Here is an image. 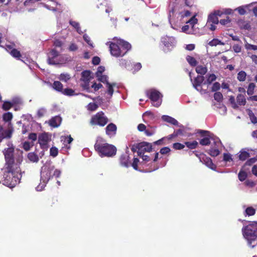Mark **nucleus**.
<instances>
[{
	"mask_svg": "<svg viewBox=\"0 0 257 257\" xmlns=\"http://www.w3.org/2000/svg\"><path fill=\"white\" fill-rule=\"evenodd\" d=\"M2 171L3 174L1 182L4 185L13 188L20 183L22 175L18 165H5Z\"/></svg>",
	"mask_w": 257,
	"mask_h": 257,
	"instance_id": "obj_1",
	"label": "nucleus"
},
{
	"mask_svg": "<svg viewBox=\"0 0 257 257\" xmlns=\"http://www.w3.org/2000/svg\"><path fill=\"white\" fill-rule=\"evenodd\" d=\"M109 46V51L112 56L118 57L123 56L131 49V45L122 39L114 37L112 42L106 43Z\"/></svg>",
	"mask_w": 257,
	"mask_h": 257,
	"instance_id": "obj_2",
	"label": "nucleus"
},
{
	"mask_svg": "<svg viewBox=\"0 0 257 257\" xmlns=\"http://www.w3.org/2000/svg\"><path fill=\"white\" fill-rule=\"evenodd\" d=\"M242 231L248 245L251 247L255 246L257 244V222H249L242 228Z\"/></svg>",
	"mask_w": 257,
	"mask_h": 257,
	"instance_id": "obj_3",
	"label": "nucleus"
},
{
	"mask_svg": "<svg viewBox=\"0 0 257 257\" xmlns=\"http://www.w3.org/2000/svg\"><path fill=\"white\" fill-rule=\"evenodd\" d=\"M94 148L101 157H112L115 155L116 152V149L114 146L106 143L101 138H97Z\"/></svg>",
	"mask_w": 257,
	"mask_h": 257,
	"instance_id": "obj_4",
	"label": "nucleus"
},
{
	"mask_svg": "<svg viewBox=\"0 0 257 257\" xmlns=\"http://www.w3.org/2000/svg\"><path fill=\"white\" fill-rule=\"evenodd\" d=\"M54 167L50 163H46L41 168V182L36 187L37 191H42L52 176Z\"/></svg>",
	"mask_w": 257,
	"mask_h": 257,
	"instance_id": "obj_5",
	"label": "nucleus"
},
{
	"mask_svg": "<svg viewBox=\"0 0 257 257\" xmlns=\"http://www.w3.org/2000/svg\"><path fill=\"white\" fill-rule=\"evenodd\" d=\"M7 148L3 151L6 160L5 165H17L14 163V146L11 142L8 141L7 143Z\"/></svg>",
	"mask_w": 257,
	"mask_h": 257,
	"instance_id": "obj_6",
	"label": "nucleus"
},
{
	"mask_svg": "<svg viewBox=\"0 0 257 257\" xmlns=\"http://www.w3.org/2000/svg\"><path fill=\"white\" fill-rule=\"evenodd\" d=\"M147 95L152 101L153 105L159 107L162 103V95L160 92L155 89H151L146 92Z\"/></svg>",
	"mask_w": 257,
	"mask_h": 257,
	"instance_id": "obj_7",
	"label": "nucleus"
},
{
	"mask_svg": "<svg viewBox=\"0 0 257 257\" xmlns=\"http://www.w3.org/2000/svg\"><path fill=\"white\" fill-rule=\"evenodd\" d=\"M107 121L108 119L105 116L104 113L100 111L92 117L90 123L92 125H98L103 126L107 123Z\"/></svg>",
	"mask_w": 257,
	"mask_h": 257,
	"instance_id": "obj_8",
	"label": "nucleus"
},
{
	"mask_svg": "<svg viewBox=\"0 0 257 257\" xmlns=\"http://www.w3.org/2000/svg\"><path fill=\"white\" fill-rule=\"evenodd\" d=\"M161 42L164 45L163 50L165 53L170 51L176 44L175 39L173 37L165 36L162 37Z\"/></svg>",
	"mask_w": 257,
	"mask_h": 257,
	"instance_id": "obj_9",
	"label": "nucleus"
},
{
	"mask_svg": "<svg viewBox=\"0 0 257 257\" xmlns=\"http://www.w3.org/2000/svg\"><path fill=\"white\" fill-rule=\"evenodd\" d=\"M190 77L192 82L193 87L201 94H205L207 93L206 89H203L202 87V84L204 80V77L202 76L198 75L193 80L191 78V74L190 73Z\"/></svg>",
	"mask_w": 257,
	"mask_h": 257,
	"instance_id": "obj_10",
	"label": "nucleus"
},
{
	"mask_svg": "<svg viewBox=\"0 0 257 257\" xmlns=\"http://www.w3.org/2000/svg\"><path fill=\"white\" fill-rule=\"evenodd\" d=\"M51 140V136L48 133H42L38 137V142L41 148L43 149L48 148V143Z\"/></svg>",
	"mask_w": 257,
	"mask_h": 257,
	"instance_id": "obj_11",
	"label": "nucleus"
},
{
	"mask_svg": "<svg viewBox=\"0 0 257 257\" xmlns=\"http://www.w3.org/2000/svg\"><path fill=\"white\" fill-rule=\"evenodd\" d=\"M187 24H189L190 25H186L184 26L182 28V32L188 34H193V28L194 25L197 23V19L195 18V16H193L189 20L186 21Z\"/></svg>",
	"mask_w": 257,
	"mask_h": 257,
	"instance_id": "obj_12",
	"label": "nucleus"
},
{
	"mask_svg": "<svg viewBox=\"0 0 257 257\" xmlns=\"http://www.w3.org/2000/svg\"><path fill=\"white\" fill-rule=\"evenodd\" d=\"M48 62L49 64L56 65L62 63L59 59V52L56 49H52L48 54Z\"/></svg>",
	"mask_w": 257,
	"mask_h": 257,
	"instance_id": "obj_13",
	"label": "nucleus"
},
{
	"mask_svg": "<svg viewBox=\"0 0 257 257\" xmlns=\"http://www.w3.org/2000/svg\"><path fill=\"white\" fill-rule=\"evenodd\" d=\"M90 78V72L89 71H84L82 72L81 80L83 82L82 83V86L85 89L89 88V82Z\"/></svg>",
	"mask_w": 257,
	"mask_h": 257,
	"instance_id": "obj_14",
	"label": "nucleus"
},
{
	"mask_svg": "<svg viewBox=\"0 0 257 257\" xmlns=\"http://www.w3.org/2000/svg\"><path fill=\"white\" fill-rule=\"evenodd\" d=\"M139 156H141L145 152H150L152 150L151 144L145 142L139 143Z\"/></svg>",
	"mask_w": 257,
	"mask_h": 257,
	"instance_id": "obj_15",
	"label": "nucleus"
},
{
	"mask_svg": "<svg viewBox=\"0 0 257 257\" xmlns=\"http://www.w3.org/2000/svg\"><path fill=\"white\" fill-rule=\"evenodd\" d=\"M13 134V130L11 128H4L0 125V143L5 139H10Z\"/></svg>",
	"mask_w": 257,
	"mask_h": 257,
	"instance_id": "obj_16",
	"label": "nucleus"
},
{
	"mask_svg": "<svg viewBox=\"0 0 257 257\" xmlns=\"http://www.w3.org/2000/svg\"><path fill=\"white\" fill-rule=\"evenodd\" d=\"M92 99L95 102H90L86 106L88 110L93 111L96 110L98 107V105L102 101V98L100 97L93 98Z\"/></svg>",
	"mask_w": 257,
	"mask_h": 257,
	"instance_id": "obj_17",
	"label": "nucleus"
},
{
	"mask_svg": "<svg viewBox=\"0 0 257 257\" xmlns=\"http://www.w3.org/2000/svg\"><path fill=\"white\" fill-rule=\"evenodd\" d=\"M199 133L202 136H206L205 138L201 139L200 141V144L203 146H206L210 144V139L211 137V133L209 132L206 131H199Z\"/></svg>",
	"mask_w": 257,
	"mask_h": 257,
	"instance_id": "obj_18",
	"label": "nucleus"
},
{
	"mask_svg": "<svg viewBox=\"0 0 257 257\" xmlns=\"http://www.w3.org/2000/svg\"><path fill=\"white\" fill-rule=\"evenodd\" d=\"M130 159L129 155L126 153L122 155L119 159L120 165L126 168L128 167L131 164Z\"/></svg>",
	"mask_w": 257,
	"mask_h": 257,
	"instance_id": "obj_19",
	"label": "nucleus"
},
{
	"mask_svg": "<svg viewBox=\"0 0 257 257\" xmlns=\"http://www.w3.org/2000/svg\"><path fill=\"white\" fill-rule=\"evenodd\" d=\"M116 126L112 123H109L106 127V134L109 137H111L114 136L116 132Z\"/></svg>",
	"mask_w": 257,
	"mask_h": 257,
	"instance_id": "obj_20",
	"label": "nucleus"
},
{
	"mask_svg": "<svg viewBox=\"0 0 257 257\" xmlns=\"http://www.w3.org/2000/svg\"><path fill=\"white\" fill-rule=\"evenodd\" d=\"M249 172L248 168H246V166H243L238 174V179L241 182L244 181L247 178Z\"/></svg>",
	"mask_w": 257,
	"mask_h": 257,
	"instance_id": "obj_21",
	"label": "nucleus"
},
{
	"mask_svg": "<svg viewBox=\"0 0 257 257\" xmlns=\"http://www.w3.org/2000/svg\"><path fill=\"white\" fill-rule=\"evenodd\" d=\"M115 87L118 88L115 83H110L109 82H107V90L106 93L107 95L106 97L107 99H110L112 97Z\"/></svg>",
	"mask_w": 257,
	"mask_h": 257,
	"instance_id": "obj_22",
	"label": "nucleus"
},
{
	"mask_svg": "<svg viewBox=\"0 0 257 257\" xmlns=\"http://www.w3.org/2000/svg\"><path fill=\"white\" fill-rule=\"evenodd\" d=\"M200 160L208 168L212 170L215 169L216 166L212 163V161L210 158L207 157H204Z\"/></svg>",
	"mask_w": 257,
	"mask_h": 257,
	"instance_id": "obj_23",
	"label": "nucleus"
},
{
	"mask_svg": "<svg viewBox=\"0 0 257 257\" xmlns=\"http://www.w3.org/2000/svg\"><path fill=\"white\" fill-rule=\"evenodd\" d=\"M73 140V138L70 136H62L61 137V141L63 142L64 147L67 149L70 148V144Z\"/></svg>",
	"mask_w": 257,
	"mask_h": 257,
	"instance_id": "obj_24",
	"label": "nucleus"
},
{
	"mask_svg": "<svg viewBox=\"0 0 257 257\" xmlns=\"http://www.w3.org/2000/svg\"><path fill=\"white\" fill-rule=\"evenodd\" d=\"M162 119L165 121L169 122L174 125H178V121L174 118L169 115H164L162 116Z\"/></svg>",
	"mask_w": 257,
	"mask_h": 257,
	"instance_id": "obj_25",
	"label": "nucleus"
},
{
	"mask_svg": "<svg viewBox=\"0 0 257 257\" xmlns=\"http://www.w3.org/2000/svg\"><path fill=\"white\" fill-rule=\"evenodd\" d=\"M61 121V118L59 116H56L50 120V125L53 127L58 126Z\"/></svg>",
	"mask_w": 257,
	"mask_h": 257,
	"instance_id": "obj_26",
	"label": "nucleus"
},
{
	"mask_svg": "<svg viewBox=\"0 0 257 257\" xmlns=\"http://www.w3.org/2000/svg\"><path fill=\"white\" fill-rule=\"evenodd\" d=\"M218 19L215 14L211 13L208 16L207 25H209L210 23L218 24Z\"/></svg>",
	"mask_w": 257,
	"mask_h": 257,
	"instance_id": "obj_27",
	"label": "nucleus"
},
{
	"mask_svg": "<svg viewBox=\"0 0 257 257\" xmlns=\"http://www.w3.org/2000/svg\"><path fill=\"white\" fill-rule=\"evenodd\" d=\"M257 3L256 2L252 3L250 4L240 6L235 9L241 15H243L246 13L245 9H248L252 5Z\"/></svg>",
	"mask_w": 257,
	"mask_h": 257,
	"instance_id": "obj_28",
	"label": "nucleus"
},
{
	"mask_svg": "<svg viewBox=\"0 0 257 257\" xmlns=\"http://www.w3.org/2000/svg\"><path fill=\"white\" fill-rule=\"evenodd\" d=\"M250 157L248 150L242 149L239 152L238 156L239 159L241 161H244Z\"/></svg>",
	"mask_w": 257,
	"mask_h": 257,
	"instance_id": "obj_29",
	"label": "nucleus"
},
{
	"mask_svg": "<svg viewBox=\"0 0 257 257\" xmlns=\"http://www.w3.org/2000/svg\"><path fill=\"white\" fill-rule=\"evenodd\" d=\"M255 213V209L252 207H248L245 208L243 214L245 216H252Z\"/></svg>",
	"mask_w": 257,
	"mask_h": 257,
	"instance_id": "obj_30",
	"label": "nucleus"
},
{
	"mask_svg": "<svg viewBox=\"0 0 257 257\" xmlns=\"http://www.w3.org/2000/svg\"><path fill=\"white\" fill-rule=\"evenodd\" d=\"M52 87L55 90L59 92H62L63 90L62 84L58 81L54 82Z\"/></svg>",
	"mask_w": 257,
	"mask_h": 257,
	"instance_id": "obj_31",
	"label": "nucleus"
},
{
	"mask_svg": "<svg viewBox=\"0 0 257 257\" xmlns=\"http://www.w3.org/2000/svg\"><path fill=\"white\" fill-rule=\"evenodd\" d=\"M47 113V110L45 107H41L37 111V116L39 118H41L46 115Z\"/></svg>",
	"mask_w": 257,
	"mask_h": 257,
	"instance_id": "obj_32",
	"label": "nucleus"
},
{
	"mask_svg": "<svg viewBox=\"0 0 257 257\" xmlns=\"http://www.w3.org/2000/svg\"><path fill=\"white\" fill-rule=\"evenodd\" d=\"M207 78L204 84H210L212 82L214 81L216 79V76L214 74H210L206 76Z\"/></svg>",
	"mask_w": 257,
	"mask_h": 257,
	"instance_id": "obj_33",
	"label": "nucleus"
},
{
	"mask_svg": "<svg viewBox=\"0 0 257 257\" xmlns=\"http://www.w3.org/2000/svg\"><path fill=\"white\" fill-rule=\"evenodd\" d=\"M237 102L240 105H244L246 103V99L243 94H239L236 98Z\"/></svg>",
	"mask_w": 257,
	"mask_h": 257,
	"instance_id": "obj_34",
	"label": "nucleus"
},
{
	"mask_svg": "<svg viewBox=\"0 0 257 257\" xmlns=\"http://www.w3.org/2000/svg\"><path fill=\"white\" fill-rule=\"evenodd\" d=\"M246 73L244 71H240L237 73V79L239 81L243 82L246 79Z\"/></svg>",
	"mask_w": 257,
	"mask_h": 257,
	"instance_id": "obj_35",
	"label": "nucleus"
},
{
	"mask_svg": "<svg viewBox=\"0 0 257 257\" xmlns=\"http://www.w3.org/2000/svg\"><path fill=\"white\" fill-rule=\"evenodd\" d=\"M255 87V85L254 83H250L247 87V94L248 95H252L254 93V90Z\"/></svg>",
	"mask_w": 257,
	"mask_h": 257,
	"instance_id": "obj_36",
	"label": "nucleus"
},
{
	"mask_svg": "<svg viewBox=\"0 0 257 257\" xmlns=\"http://www.w3.org/2000/svg\"><path fill=\"white\" fill-rule=\"evenodd\" d=\"M190 16V12L188 10H184L179 13L178 18H180V21H182L184 18L189 17Z\"/></svg>",
	"mask_w": 257,
	"mask_h": 257,
	"instance_id": "obj_37",
	"label": "nucleus"
},
{
	"mask_svg": "<svg viewBox=\"0 0 257 257\" xmlns=\"http://www.w3.org/2000/svg\"><path fill=\"white\" fill-rule=\"evenodd\" d=\"M61 93L67 96H73L76 94L74 90L71 88H65L63 90Z\"/></svg>",
	"mask_w": 257,
	"mask_h": 257,
	"instance_id": "obj_38",
	"label": "nucleus"
},
{
	"mask_svg": "<svg viewBox=\"0 0 257 257\" xmlns=\"http://www.w3.org/2000/svg\"><path fill=\"white\" fill-rule=\"evenodd\" d=\"M28 158L31 161L33 162H37L39 160L38 156L34 153H29Z\"/></svg>",
	"mask_w": 257,
	"mask_h": 257,
	"instance_id": "obj_39",
	"label": "nucleus"
},
{
	"mask_svg": "<svg viewBox=\"0 0 257 257\" xmlns=\"http://www.w3.org/2000/svg\"><path fill=\"white\" fill-rule=\"evenodd\" d=\"M208 44L211 46H216L218 45H224L225 44L217 39H214L210 41Z\"/></svg>",
	"mask_w": 257,
	"mask_h": 257,
	"instance_id": "obj_40",
	"label": "nucleus"
},
{
	"mask_svg": "<svg viewBox=\"0 0 257 257\" xmlns=\"http://www.w3.org/2000/svg\"><path fill=\"white\" fill-rule=\"evenodd\" d=\"M196 71L198 74L204 75L207 72V68L203 66H198L196 68Z\"/></svg>",
	"mask_w": 257,
	"mask_h": 257,
	"instance_id": "obj_41",
	"label": "nucleus"
},
{
	"mask_svg": "<svg viewBox=\"0 0 257 257\" xmlns=\"http://www.w3.org/2000/svg\"><path fill=\"white\" fill-rule=\"evenodd\" d=\"M70 78V76L68 73H62L59 77V79L63 81L67 82Z\"/></svg>",
	"mask_w": 257,
	"mask_h": 257,
	"instance_id": "obj_42",
	"label": "nucleus"
},
{
	"mask_svg": "<svg viewBox=\"0 0 257 257\" xmlns=\"http://www.w3.org/2000/svg\"><path fill=\"white\" fill-rule=\"evenodd\" d=\"M83 38L84 40L91 48H93L94 47L93 43L90 40V38L87 34H85L84 35H83Z\"/></svg>",
	"mask_w": 257,
	"mask_h": 257,
	"instance_id": "obj_43",
	"label": "nucleus"
},
{
	"mask_svg": "<svg viewBox=\"0 0 257 257\" xmlns=\"http://www.w3.org/2000/svg\"><path fill=\"white\" fill-rule=\"evenodd\" d=\"M217 107L219 108V113L221 114H224L227 110L226 106L220 103L217 104Z\"/></svg>",
	"mask_w": 257,
	"mask_h": 257,
	"instance_id": "obj_44",
	"label": "nucleus"
},
{
	"mask_svg": "<svg viewBox=\"0 0 257 257\" xmlns=\"http://www.w3.org/2000/svg\"><path fill=\"white\" fill-rule=\"evenodd\" d=\"M185 145L188 148L190 149H194L197 147L198 143L196 141H193L192 142H185Z\"/></svg>",
	"mask_w": 257,
	"mask_h": 257,
	"instance_id": "obj_45",
	"label": "nucleus"
},
{
	"mask_svg": "<svg viewBox=\"0 0 257 257\" xmlns=\"http://www.w3.org/2000/svg\"><path fill=\"white\" fill-rule=\"evenodd\" d=\"M186 60L188 61V62L191 65V66H195L197 64V62L194 58L193 57H191L190 56H188L186 57Z\"/></svg>",
	"mask_w": 257,
	"mask_h": 257,
	"instance_id": "obj_46",
	"label": "nucleus"
},
{
	"mask_svg": "<svg viewBox=\"0 0 257 257\" xmlns=\"http://www.w3.org/2000/svg\"><path fill=\"white\" fill-rule=\"evenodd\" d=\"M214 98L217 102H220L222 101L223 95L221 93L219 92H215L214 94Z\"/></svg>",
	"mask_w": 257,
	"mask_h": 257,
	"instance_id": "obj_47",
	"label": "nucleus"
},
{
	"mask_svg": "<svg viewBox=\"0 0 257 257\" xmlns=\"http://www.w3.org/2000/svg\"><path fill=\"white\" fill-rule=\"evenodd\" d=\"M209 154L213 157L217 156L219 154V151L217 148H211L209 150Z\"/></svg>",
	"mask_w": 257,
	"mask_h": 257,
	"instance_id": "obj_48",
	"label": "nucleus"
},
{
	"mask_svg": "<svg viewBox=\"0 0 257 257\" xmlns=\"http://www.w3.org/2000/svg\"><path fill=\"white\" fill-rule=\"evenodd\" d=\"M223 160L226 162H230L233 161L232 156L229 153H224Z\"/></svg>",
	"mask_w": 257,
	"mask_h": 257,
	"instance_id": "obj_49",
	"label": "nucleus"
},
{
	"mask_svg": "<svg viewBox=\"0 0 257 257\" xmlns=\"http://www.w3.org/2000/svg\"><path fill=\"white\" fill-rule=\"evenodd\" d=\"M33 142L30 143L28 142H25L23 143V148L25 151H28L33 146Z\"/></svg>",
	"mask_w": 257,
	"mask_h": 257,
	"instance_id": "obj_50",
	"label": "nucleus"
},
{
	"mask_svg": "<svg viewBox=\"0 0 257 257\" xmlns=\"http://www.w3.org/2000/svg\"><path fill=\"white\" fill-rule=\"evenodd\" d=\"M13 117L12 113L11 112H7L4 114L3 119L5 121H9L12 119Z\"/></svg>",
	"mask_w": 257,
	"mask_h": 257,
	"instance_id": "obj_51",
	"label": "nucleus"
},
{
	"mask_svg": "<svg viewBox=\"0 0 257 257\" xmlns=\"http://www.w3.org/2000/svg\"><path fill=\"white\" fill-rule=\"evenodd\" d=\"M245 48L247 50H257V45L250 44L246 42L244 45Z\"/></svg>",
	"mask_w": 257,
	"mask_h": 257,
	"instance_id": "obj_52",
	"label": "nucleus"
},
{
	"mask_svg": "<svg viewBox=\"0 0 257 257\" xmlns=\"http://www.w3.org/2000/svg\"><path fill=\"white\" fill-rule=\"evenodd\" d=\"M12 106L13 104L12 102L5 101L4 102V104L3 105V108L5 110H7L10 109Z\"/></svg>",
	"mask_w": 257,
	"mask_h": 257,
	"instance_id": "obj_53",
	"label": "nucleus"
},
{
	"mask_svg": "<svg viewBox=\"0 0 257 257\" xmlns=\"http://www.w3.org/2000/svg\"><path fill=\"white\" fill-rule=\"evenodd\" d=\"M97 77V79L99 81L103 82V83H106V84L107 85V82H108V77L106 75H101L99 76H96Z\"/></svg>",
	"mask_w": 257,
	"mask_h": 257,
	"instance_id": "obj_54",
	"label": "nucleus"
},
{
	"mask_svg": "<svg viewBox=\"0 0 257 257\" xmlns=\"http://www.w3.org/2000/svg\"><path fill=\"white\" fill-rule=\"evenodd\" d=\"M58 153V149L56 147H52L50 149V155L53 157H55L57 156Z\"/></svg>",
	"mask_w": 257,
	"mask_h": 257,
	"instance_id": "obj_55",
	"label": "nucleus"
},
{
	"mask_svg": "<svg viewBox=\"0 0 257 257\" xmlns=\"http://www.w3.org/2000/svg\"><path fill=\"white\" fill-rule=\"evenodd\" d=\"M248 115L249 116L251 122L254 124L256 123L257 122V118L254 115L252 111H249V112L248 113Z\"/></svg>",
	"mask_w": 257,
	"mask_h": 257,
	"instance_id": "obj_56",
	"label": "nucleus"
},
{
	"mask_svg": "<svg viewBox=\"0 0 257 257\" xmlns=\"http://www.w3.org/2000/svg\"><path fill=\"white\" fill-rule=\"evenodd\" d=\"M256 161V159L255 158H252L247 160L243 166H246V168H248L247 166H250Z\"/></svg>",
	"mask_w": 257,
	"mask_h": 257,
	"instance_id": "obj_57",
	"label": "nucleus"
},
{
	"mask_svg": "<svg viewBox=\"0 0 257 257\" xmlns=\"http://www.w3.org/2000/svg\"><path fill=\"white\" fill-rule=\"evenodd\" d=\"M11 54L15 58H19L21 56L20 52L17 50L14 49L11 51Z\"/></svg>",
	"mask_w": 257,
	"mask_h": 257,
	"instance_id": "obj_58",
	"label": "nucleus"
},
{
	"mask_svg": "<svg viewBox=\"0 0 257 257\" xmlns=\"http://www.w3.org/2000/svg\"><path fill=\"white\" fill-rule=\"evenodd\" d=\"M220 88V85L219 84V83L218 82H215L213 83L212 86V88H211V90L212 91H213V92H215V91H217V90H218Z\"/></svg>",
	"mask_w": 257,
	"mask_h": 257,
	"instance_id": "obj_59",
	"label": "nucleus"
},
{
	"mask_svg": "<svg viewBox=\"0 0 257 257\" xmlns=\"http://www.w3.org/2000/svg\"><path fill=\"white\" fill-rule=\"evenodd\" d=\"M105 68L103 66H99L98 67L97 70L96 72V76H99L101 75H102V73L104 71Z\"/></svg>",
	"mask_w": 257,
	"mask_h": 257,
	"instance_id": "obj_60",
	"label": "nucleus"
},
{
	"mask_svg": "<svg viewBox=\"0 0 257 257\" xmlns=\"http://www.w3.org/2000/svg\"><path fill=\"white\" fill-rule=\"evenodd\" d=\"M229 102L231 104L232 107L234 108H237L238 106L237 104L235 103V100L233 96H230L229 98Z\"/></svg>",
	"mask_w": 257,
	"mask_h": 257,
	"instance_id": "obj_61",
	"label": "nucleus"
},
{
	"mask_svg": "<svg viewBox=\"0 0 257 257\" xmlns=\"http://www.w3.org/2000/svg\"><path fill=\"white\" fill-rule=\"evenodd\" d=\"M232 49L235 53H239L241 51V47L238 44H234L232 46Z\"/></svg>",
	"mask_w": 257,
	"mask_h": 257,
	"instance_id": "obj_62",
	"label": "nucleus"
},
{
	"mask_svg": "<svg viewBox=\"0 0 257 257\" xmlns=\"http://www.w3.org/2000/svg\"><path fill=\"white\" fill-rule=\"evenodd\" d=\"M184 145L179 143H176L173 144V148L176 150H181L184 148Z\"/></svg>",
	"mask_w": 257,
	"mask_h": 257,
	"instance_id": "obj_63",
	"label": "nucleus"
},
{
	"mask_svg": "<svg viewBox=\"0 0 257 257\" xmlns=\"http://www.w3.org/2000/svg\"><path fill=\"white\" fill-rule=\"evenodd\" d=\"M244 185L247 187L252 188L255 186V184L252 181L247 180L244 182Z\"/></svg>",
	"mask_w": 257,
	"mask_h": 257,
	"instance_id": "obj_64",
	"label": "nucleus"
}]
</instances>
